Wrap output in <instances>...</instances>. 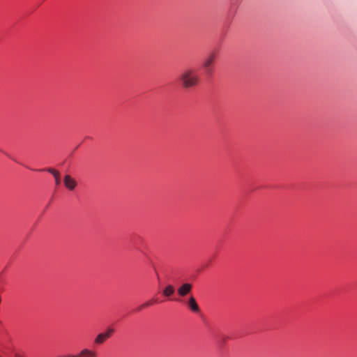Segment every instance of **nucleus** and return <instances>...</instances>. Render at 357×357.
<instances>
[{"label": "nucleus", "mask_w": 357, "mask_h": 357, "mask_svg": "<svg viewBox=\"0 0 357 357\" xmlns=\"http://www.w3.org/2000/svg\"><path fill=\"white\" fill-rule=\"evenodd\" d=\"M181 85L184 89L196 86L199 83V77L195 70L187 68L183 70L179 77Z\"/></svg>", "instance_id": "obj_1"}, {"label": "nucleus", "mask_w": 357, "mask_h": 357, "mask_svg": "<svg viewBox=\"0 0 357 357\" xmlns=\"http://www.w3.org/2000/svg\"><path fill=\"white\" fill-rule=\"evenodd\" d=\"M216 59L215 52H211L204 60L202 67L206 75H211L213 70V63Z\"/></svg>", "instance_id": "obj_2"}, {"label": "nucleus", "mask_w": 357, "mask_h": 357, "mask_svg": "<svg viewBox=\"0 0 357 357\" xmlns=\"http://www.w3.org/2000/svg\"><path fill=\"white\" fill-rule=\"evenodd\" d=\"M63 184L68 190L71 191L75 188L77 182L70 175L66 174L63 177Z\"/></svg>", "instance_id": "obj_3"}, {"label": "nucleus", "mask_w": 357, "mask_h": 357, "mask_svg": "<svg viewBox=\"0 0 357 357\" xmlns=\"http://www.w3.org/2000/svg\"><path fill=\"white\" fill-rule=\"evenodd\" d=\"M175 293V288L172 284L167 285L162 291V295L168 298L169 300H173L172 296Z\"/></svg>", "instance_id": "obj_4"}, {"label": "nucleus", "mask_w": 357, "mask_h": 357, "mask_svg": "<svg viewBox=\"0 0 357 357\" xmlns=\"http://www.w3.org/2000/svg\"><path fill=\"white\" fill-rule=\"evenodd\" d=\"M192 289V285L189 283H185L181 285L178 289V294L180 296H186Z\"/></svg>", "instance_id": "obj_5"}, {"label": "nucleus", "mask_w": 357, "mask_h": 357, "mask_svg": "<svg viewBox=\"0 0 357 357\" xmlns=\"http://www.w3.org/2000/svg\"><path fill=\"white\" fill-rule=\"evenodd\" d=\"M157 303H158V299L155 298H151V299H150V300L143 303L140 305H139L138 307L137 308V310L138 311H142V310H148L149 308V307L155 305Z\"/></svg>", "instance_id": "obj_6"}, {"label": "nucleus", "mask_w": 357, "mask_h": 357, "mask_svg": "<svg viewBox=\"0 0 357 357\" xmlns=\"http://www.w3.org/2000/svg\"><path fill=\"white\" fill-rule=\"evenodd\" d=\"M187 305L190 310L193 312H197L199 310L198 304L193 296H190L187 302Z\"/></svg>", "instance_id": "obj_7"}, {"label": "nucleus", "mask_w": 357, "mask_h": 357, "mask_svg": "<svg viewBox=\"0 0 357 357\" xmlns=\"http://www.w3.org/2000/svg\"><path fill=\"white\" fill-rule=\"evenodd\" d=\"M77 357H97V354L94 351L84 349L77 354Z\"/></svg>", "instance_id": "obj_8"}, {"label": "nucleus", "mask_w": 357, "mask_h": 357, "mask_svg": "<svg viewBox=\"0 0 357 357\" xmlns=\"http://www.w3.org/2000/svg\"><path fill=\"white\" fill-rule=\"evenodd\" d=\"M47 171L53 175L56 185H59L61 183L59 172L52 168L47 169Z\"/></svg>", "instance_id": "obj_9"}, {"label": "nucleus", "mask_w": 357, "mask_h": 357, "mask_svg": "<svg viewBox=\"0 0 357 357\" xmlns=\"http://www.w3.org/2000/svg\"><path fill=\"white\" fill-rule=\"evenodd\" d=\"M107 340L106 337H105V335L103 333H101L98 334L96 339H95V343L98 344H102L105 340Z\"/></svg>", "instance_id": "obj_10"}, {"label": "nucleus", "mask_w": 357, "mask_h": 357, "mask_svg": "<svg viewBox=\"0 0 357 357\" xmlns=\"http://www.w3.org/2000/svg\"><path fill=\"white\" fill-rule=\"evenodd\" d=\"M114 332V330L112 328H108L105 332H104V335H105V337H106V338H109L112 333Z\"/></svg>", "instance_id": "obj_11"}, {"label": "nucleus", "mask_w": 357, "mask_h": 357, "mask_svg": "<svg viewBox=\"0 0 357 357\" xmlns=\"http://www.w3.org/2000/svg\"><path fill=\"white\" fill-rule=\"evenodd\" d=\"M61 357H77V354L76 355H66V356H62Z\"/></svg>", "instance_id": "obj_12"}, {"label": "nucleus", "mask_w": 357, "mask_h": 357, "mask_svg": "<svg viewBox=\"0 0 357 357\" xmlns=\"http://www.w3.org/2000/svg\"><path fill=\"white\" fill-rule=\"evenodd\" d=\"M15 357H24L18 354H15Z\"/></svg>", "instance_id": "obj_13"}]
</instances>
